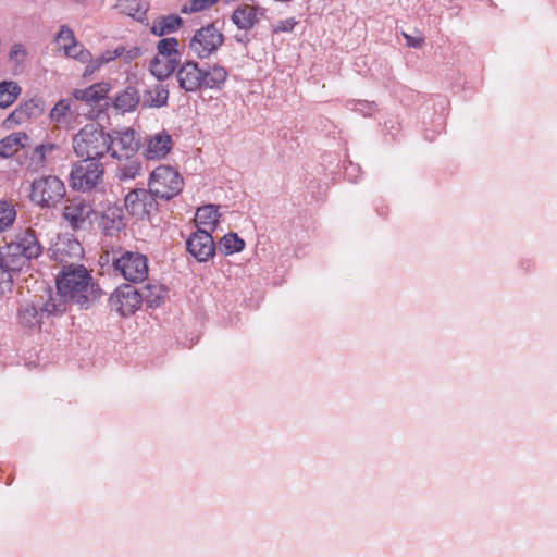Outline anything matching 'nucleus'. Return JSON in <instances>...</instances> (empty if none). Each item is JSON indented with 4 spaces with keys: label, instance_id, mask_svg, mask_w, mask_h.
Returning a JSON list of instances; mask_svg holds the SVG:
<instances>
[{
    "label": "nucleus",
    "instance_id": "obj_1",
    "mask_svg": "<svg viewBox=\"0 0 557 557\" xmlns=\"http://www.w3.org/2000/svg\"><path fill=\"white\" fill-rule=\"evenodd\" d=\"M101 289L83 264H65L57 276V294L66 305L67 301L87 309L101 297Z\"/></svg>",
    "mask_w": 557,
    "mask_h": 557
},
{
    "label": "nucleus",
    "instance_id": "obj_2",
    "mask_svg": "<svg viewBox=\"0 0 557 557\" xmlns=\"http://www.w3.org/2000/svg\"><path fill=\"white\" fill-rule=\"evenodd\" d=\"M66 311L64 300L53 297L51 290L23 301L17 310V322L23 329L39 330L46 318Z\"/></svg>",
    "mask_w": 557,
    "mask_h": 557
},
{
    "label": "nucleus",
    "instance_id": "obj_3",
    "mask_svg": "<svg viewBox=\"0 0 557 557\" xmlns=\"http://www.w3.org/2000/svg\"><path fill=\"white\" fill-rule=\"evenodd\" d=\"M112 135L99 124H87L73 137L75 153L85 160L99 161L110 151Z\"/></svg>",
    "mask_w": 557,
    "mask_h": 557
},
{
    "label": "nucleus",
    "instance_id": "obj_4",
    "mask_svg": "<svg viewBox=\"0 0 557 557\" xmlns=\"http://www.w3.org/2000/svg\"><path fill=\"white\" fill-rule=\"evenodd\" d=\"M148 187L156 198L170 200L181 193L183 178L174 168L160 165L150 174Z\"/></svg>",
    "mask_w": 557,
    "mask_h": 557
},
{
    "label": "nucleus",
    "instance_id": "obj_5",
    "mask_svg": "<svg viewBox=\"0 0 557 557\" xmlns=\"http://www.w3.org/2000/svg\"><path fill=\"white\" fill-rule=\"evenodd\" d=\"M64 195V183L58 176H42L32 184L30 199L40 207H54L63 199Z\"/></svg>",
    "mask_w": 557,
    "mask_h": 557
},
{
    "label": "nucleus",
    "instance_id": "obj_6",
    "mask_svg": "<svg viewBox=\"0 0 557 557\" xmlns=\"http://www.w3.org/2000/svg\"><path fill=\"white\" fill-rule=\"evenodd\" d=\"M103 165L95 160H81L75 163L70 174L71 186L76 190L87 191L102 182Z\"/></svg>",
    "mask_w": 557,
    "mask_h": 557
},
{
    "label": "nucleus",
    "instance_id": "obj_7",
    "mask_svg": "<svg viewBox=\"0 0 557 557\" xmlns=\"http://www.w3.org/2000/svg\"><path fill=\"white\" fill-rule=\"evenodd\" d=\"M224 41V36L214 24L196 30L189 42L190 50L200 59L209 58Z\"/></svg>",
    "mask_w": 557,
    "mask_h": 557
},
{
    "label": "nucleus",
    "instance_id": "obj_8",
    "mask_svg": "<svg viewBox=\"0 0 557 557\" xmlns=\"http://www.w3.org/2000/svg\"><path fill=\"white\" fill-rule=\"evenodd\" d=\"M117 270L126 281L143 282L148 275V260L139 252L125 251L114 261Z\"/></svg>",
    "mask_w": 557,
    "mask_h": 557
},
{
    "label": "nucleus",
    "instance_id": "obj_9",
    "mask_svg": "<svg viewBox=\"0 0 557 557\" xmlns=\"http://www.w3.org/2000/svg\"><path fill=\"white\" fill-rule=\"evenodd\" d=\"M95 210L89 201L76 197L67 200L63 216L74 230H86L92 224Z\"/></svg>",
    "mask_w": 557,
    "mask_h": 557
},
{
    "label": "nucleus",
    "instance_id": "obj_10",
    "mask_svg": "<svg viewBox=\"0 0 557 557\" xmlns=\"http://www.w3.org/2000/svg\"><path fill=\"white\" fill-rule=\"evenodd\" d=\"M188 252L199 262H206L215 253V244L209 230L198 228L186 242Z\"/></svg>",
    "mask_w": 557,
    "mask_h": 557
},
{
    "label": "nucleus",
    "instance_id": "obj_11",
    "mask_svg": "<svg viewBox=\"0 0 557 557\" xmlns=\"http://www.w3.org/2000/svg\"><path fill=\"white\" fill-rule=\"evenodd\" d=\"M112 307L123 317L133 314L141 304V295L132 285H123L111 295Z\"/></svg>",
    "mask_w": 557,
    "mask_h": 557
},
{
    "label": "nucleus",
    "instance_id": "obj_12",
    "mask_svg": "<svg viewBox=\"0 0 557 557\" xmlns=\"http://www.w3.org/2000/svg\"><path fill=\"white\" fill-rule=\"evenodd\" d=\"M9 246L10 251L21 255L28 261L38 258L42 253V246L33 230H25L18 233L15 240Z\"/></svg>",
    "mask_w": 557,
    "mask_h": 557
},
{
    "label": "nucleus",
    "instance_id": "obj_13",
    "mask_svg": "<svg viewBox=\"0 0 557 557\" xmlns=\"http://www.w3.org/2000/svg\"><path fill=\"white\" fill-rule=\"evenodd\" d=\"M178 86L187 92L203 88V70L197 62L187 61L176 72Z\"/></svg>",
    "mask_w": 557,
    "mask_h": 557
},
{
    "label": "nucleus",
    "instance_id": "obj_14",
    "mask_svg": "<svg viewBox=\"0 0 557 557\" xmlns=\"http://www.w3.org/2000/svg\"><path fill=\"white\" fill-rule=\"evenodd\" d=\"M172 148L171 135L162 131L146 137L143 154L147 160H159L164 158Z\"/></svg>",
    "mask_w": 557,
    "mask_h": 557
},
{
    "label": "nucleus",
    "instance_id": "obj_15",
    "mask_svg": "<svg viewBox=\"0 0 557 557\" xmlns=\"http://www.w3.org/2000/svg\"><path fill=\"white\" fill-rule=\"evenodd\" d=\"M153 198L149 189H133L125 197V208L132 215L144 219L153 208Z\"/></svg>",
    "mask_w": 557,
    "mask_h": 557
},
{
    "label": "nucleus",
    "instance_id": "obj_16",
    "mask_svg": "<svg viewBox=\"0 0 557 557\" xmlns=\"http://www.w3.org/2000/svg\"><path fill=\"white\" fill-rule=\"evenodd\" d=\"M138 147L139 143L135 131L127 129L116 133L114 137L112 136V145L109 152L114 159L134 157L138 151Z\"/></svg>",
    "mask_w": 557,
    "mask_h": 557
},
{
    "label": "nucleus",
    "instance_id": "obj_17",
    "mask_svg": "<svg viewBox=\"0 0 557 557\" xmlns=\"http://www.w3.org/2000/svg\"><path fill=\"white\" fill-rule=\"evenodd\" d=\"M83 256L81 243L74 238H63L58 240L52 248V257L61 264H77Z\"/></svg>",
    "mask_w": 557,
    "mask_h": 557
},
{
    "label": "nucleus",
    "instance_id": "obj_18",
    "mask_svg": "<svg viewBox=\"0 0 557 557\" xmlns=\"http://www.w3.org/2000/svg\"><path fill=\"white\" fill-rule=\"evenodd\" d=\"M45 111L44 101L40 99H29L21 103L4 121L8 127L20 125L30 119L40 116Z\"/></svg>",
    "mask_w": 557,
    "mask_h": 557
},
{
    "label": "nucleus",
    "instance_id": "obj_19",
    "mask_svg": "<svg viewBox=\"0 0 557 557\" xmlns=\"http://www.w3.org/2000/svg\"><path fill=\"white\" fill-rule=\"evenodd\" d=\"M125 226L123 208L108 205L101 212L99 227L107 235H113Z\"/></svg>",
    "mask_w": 557,
    "mask_h": 557
},
{
    "label": "nucleus",
    "instance_id": "obj_20",
    "mask_svg": "<svg viewBox=\"0 0 557 557\" xmlns=\"http://www.w3.org/2000/svg\"><path fill=\"white\" fill-rule=\"evenodd\" d=\"M262 16V9L249 4H242L234 10L231 20L238 29L247 32L253 28Z\"/></svg>",
    "mask_w": 557,
    "mask_h": 557
},
{
    "label": "nucleus",
    "instance_id": "obj_21",
    "mask_svg": "<svg viewBox=\"0 0 557 557\" xmlns=\"http://www.w3.org/2000/svg\"><path fill=\"white\" fill-rule=\"evenodd\" d=\"M73 103L72 99L58 101L49 113L50 121L58 127H70L77 115L75 109H73Z\"/></svg>",
    "mask_w": 557,
    "mask_h": 557
},
{
    "label": "nucleus",
    "instance_id": "obj_22",
    "mask_svg": "<svg viewBox=\"0 0 557 557\" xmlns=\"http://www.w3.org/2000/svg\"><path fill=\"white\" fill-rule=\"evenodd\" d=\"M119 161L115 177L121 182L135 180L143 172L141 161L137 156L116 159Z\"/></svg>",
    "mask_w": 557,
    "mask_h": 557
},
{
    "label": "nucleus",
    "instance_id": "obj_23",
    "mask_svg": "<svg viewBox=\"0 0 557 557\" xmlns=\"http://www.w3.org/2000/svg\"><path fill=\"white\" fill-rule=\"evenodd\" d=\"M219 219V206L215 205L199 207L195 214L196 226L201 230H209L210 234L216 228Z\"/></svg>",
    "mask_w": 557,
    "mask_h": 557
},
{
    "label": "nucleus",
    "instance_id": "obj_24",
    "mask_svg": "<svg viewBox=\"0 0 557 557\" xmlns=\"http://www.w3.org/2000/svg\"><path fill=\"white\" fill-rule=\"evenodd\" d=\"M0 263L3 268H5V271L11 274V280L13 283L18 278L22 270L29 267L28 260L26 258L10 251V246L7 247L5 252H1Z\"/></svg>",
    "mask_w": 557,
    "mask_h": 557
},
{
    "label": "nucleus",
    "instance_id": "obj_25",
    "mask_svg": "<svg viewBox=\"0 0 557 557\" xmlns=\"http://www.w3.org/2000/svg\"><path fill=\"white\" fill-rule=\"evenodd\" d=\"M110 90L108 83H97L85 89H75L72 92L74 100L98 102L104 99Z\"/></svg>",
    "mask_w": 557,
    "mask_h": 557
},
{
    "label": "nucleus",
    "instance_id": "obj_26",
    "mask_svg": "<svg viewBox=\"0 0 557 557\" xmlns=\"http://www.w3.org/2000/svg\"><path fill=\"white\" fill-rule=\"evenodd\" d=\"M180 59L157 54L150 62V72L159 81L168 78L177 67Z\"/></svg>",
    "mask_w": 557,
    "mask_h": 557
},
{
    "label": "nucleus",
    "instance_id": "obj_27",
    "mask_svg": "<svg viewBox=\"0 0 557 557\" xmlns=\"http://www.w3.org/2000/svg\"><path fill=\"white\" fill-rule=\"evenodd\" d=\"M139 102V91L135 87L128 86L115 97L114 108L125 113L135 110Z\"/></svg>",
    "mask_w": 557,
    "mask_h": 557
},
{
    "label": "nucleus",
    "instance_id": "obj_28",
    "mask_svg": "<svg viewBox=\"0 0 557 557\" xmlns=\"http://www.w3.org/2000/svg\"><path fill=\"white\" fill-rule=\"evenodd\" d=\"M227 76L228 73L222 65H210L207 70H203V88L221 89Z\"/></svg>",
    "mask_w": 557,
    "mask_h": 557
},
{
    "label": "nucleus",
    "instance_id": "obj_29",
    "mask_svg": "<svg viewBox=\"0 0 557 557\" xmlns=\"http://www.w3.org/2000/svg\"><path fill=\"white\" fill-rule=\"evenodd\" d=\"M169 90L161 84H156L145 91L143 106L149 108H161L168 103Z\"/></svg>",
    "mask_w": 557,
    "mask_h": 557
},
{
    "label": "nucleus",
    "instance_id": "obj_30",
    "mask_svg": "<svg viewBox=\"0 0 557 557\" xmlns=\"http://www.w3.org/2000/svg\"><path fill=\"white\" fill-rule=\"evenodd\" d=\"M27 139L25 133H13L0 140V158H10L22 147L23 140Z\"/></svg>",
    "mask_w": 557,
    "mask_h": 557
},
{
    "label": "nucleus",
    "instance_id": "obj_31",
    "mask_svg": "<svg viewBox=\"0 0 557 557\" xmlns=\"http://www.w3.org/2000/svg\"><path fill=\"white\" fill-rule=\"evenodd\" d=\"M141 295V302L145 301L151 308L159 307L166 297V289L159 284H147Z\"/></svg>",
    "mask_w": 557,
    "mask_h": 557
},
{
    "label": "nucleus",
    "instance_id": "obj_32",
    "mask_svg": "<svg viewBox=\"0 0 557 557\" xmlns=\"http://www.w3.org/2000/svg\"><path fill=\"white\" fill-rule=\"evenodd\" d=\"M182 25V18L177 15H168L153 22L151 33L156 36H164L173 33Z\"/></svg>",
    "mask_w": 557,
    "mask_h": 557
},
{
    "label": "nucleus",
    "instance_id": "obj_33",
    "mask_svg": "<svg viewBox=\"0 0 557 557\" xmlns=\"http://www.w3.org/2000/svg\"><path fill=\"white\" fill-rule=\"evenodd\" d=\"M21 94V87L16 82L3 81L0 83V107H10Z\"/></svg>",
    "mask_w": 557,
    "mask_h": 557
},
{
    "label": "nucleus",
    "instance_id": "obj_34",
    "mask_svg": "<svg viewBox=\"0 0 557 557\" xmlns=\"http://www.w3.org/2000/svg\"><path fill=\"white\" fill-rule=\"evenodd\" d=\"M58 149V146L52 143L41 144L35 148L33 154L30 157V163L34 165L35 170H40L46 166L47 159L52 154L54 150Z\"/></svg>",
    "mask_w": 557,
    "mask_h": 557
},
{
    "label": "nucleus",
    "instance_id": "obj_35",
    "mask_svg": "<svg viewBox=\"0 0 557 557\" xmlns=\"http://www.w3.org/2000/svg\"><path fill=\"white\" fill-rule=\"evenodd\" d=\"M245 242L235 233H230L223 236L219 243V249L224 255H232L239 252L244 249Z\"/></svg>",
    "mask_w": 557,
    "mask_h": 557
},
{
    "label": "nucleus",
    "instance_id": "obj_36",
    "mask_svg": "<svg viewBox=\"0 0 557 557\" xmlns=\"http://www.w3.org/2000/svg\"><path fill=\"white\" fill-rule=\"evenodd\" d=\"M15 218L16 211L14 206L7 200H0V233L11 227Z\"/></svg>",
    "mask_w": 557,
    "mask_h": 557
},
{
    "label": "nucleus",
    "instance_id": "obj_37",
    "mask_svg": "<svg viewBox=\"0 0 557 557\" xmlns=\"http://www.w3.org/2000/svg\"><path fill=\"white\" fill-rule=\"evenodd\" d=\"M178 41L174 37H168L161 39L157 45L158 54L162 57H168L171 59H180V53L177 50Z\"/></svg>",
    "mask_w": 557,
    "mask_h": 557
},
{
    "label": "nucleus",
    "instance_id": "obj_38",
    "mask_svg": "<svg viewBox=\"0 0 557 557\" xmlns=\"http://www.w3.org/2000/svg\"><path fill=\"white\" fill-rule=\"evenodd\" d=\"M77 42L73 30L66 26L62 25L59 29V33L55 37V44L59 50L65 51V47H70L71 45Z\"/></svg>",
    "mask_w": 557,
    "mask_h": 557
},
{
    "label": "nucleus",
    "instance_id": "obj_39",
    "mask_svg": "<svg viewBox=\"0 0 557 557\" xmlns=\"http://www.w3.org/2000/svg\"><path fill=\"white\" fill-rule=\"evenodd\" d=\"M64 54L69 58L76 59L82 63L88 62L91 60V53L84 48L78 41L71 45L70 47H65Z\"/></svg>",
    "mask_w": 557,
    "mask_h": 557
},
{
    "label": "nucleus",
    "instance_id": "obj_40",
    "mask_svg": "<svg viewBox=\"0 0 557 557\" xmlns=\"http://www.w3.org/2000/svg\"><path fill=\"white\" fill-rule=\"evenodd\" d=\"M219 0H190L188 4H185L182 9L183 13H196L207 10L214 5Z\"/></svg>",
    "mask_w": 557,
    "mask_h": 557
},
{
    "label": "nucleus",
    "instance_id": "obj_41",
    "mask_svg": "<svg viewBox=\"0 0 557 557\" xmlns=\"http://www.w3.org/2000/svg\"><path fill=\"white\" fill-rule=\"evenodd\" d=\"M26 54V48L22 44H14L10 49L9 59L15 63H22Z\"/></svg>",
    "mask_w": 557,
    "mask_h": 557
},
{
    "label": "nucleus",
    "instance_id": "obj_42",
    "mask_svg": "<svg viewBox=\"0 0 557 557\" xmlns=\"http://www.w3.org/2000/svg\"><path fill=\"white\" fill-rule=\"evenodd\" d=\"M13 286V282L11 280V274L5 271V268L0 263V294L3 295L11 290Z\"/></svg>",
    "mask_w": 557,
    "mask_h": 557
},
{
    "label": "nucleus",
    "instance_id": "obj_43",
    "mask_svg": "<svg viewBox=\"0 0 557 557\" xmlns=\"http://www.w3.org/2000/svg\"><path fill=\"white\" fill-rule=\"evenodd\" d=\"M125 49L123 47H117L113 51H106L99 58L100 62L109 63L110 61L115 60L124 53Z\"/></svg>",
    "mask_w": 557,
    "mask_h": 557
},
{
    "label": "nucleus",
    "instance_id": "obj_44",
    "mask_svg": "<svg viewBox=\"0 0 557 557\" xmlns=\"http://www.w3.org/2000/svg\"><path fill=\"white\" fill-rule=\"evenodd\" d=\"M87 65H86V69L84 71V76H89L91 74H94L96 71H98L103 64H106L104 62H100V58H97L96 60H94L91 58L90 61L88 62H85Z\"/></svg>",
    "mask_w": 557,
    "mask_h": 557
},
{
    "label": "nucleus",
    "instance_id": "obj_45",
    "mask_svg": "<svg viewBox=\"0 0 557 557\" xmlns=\"http://www.w3.org/2000/svg\"><path fill=\"white\" fill-rule=\"evenodd\" d=\"M404 37L407 41V45L412 48H420L424 42L423 37H413L406 33H404Z\"/></svg>",
    "mask_w": 557,
    "mask_h": 557
},
{
    "label": "nucleus",
    "instance_id": "obj_46",
    "mask_svg": "<svg viewBox=\"0 0 557 557\" xmlns=\"http://www.w3.org/2000/svg\"><path fill=\"white\" fill-rule=\"evenodd\" d=\"M235 38H236V41L240 42V44L249 42V38H248V36L246 34L240 35V36H236Z\"/></svg>",
    "mask_w": 557,
    "mask_h": 557
},
{
    "label": "nucleus",
    "instance_id": "obj_47",
    "mask_svg": "<svg viewBox=\"0 0 557 557\" xmlns=\"http://www.w3.org/2000/svg\"><path fill=\"white\" fill-rule=\"evenodd\" d=\"M127 53H128L127 58H128V59H132V58L137 57L138 51H137V50H135V51H128Z\"/></svg>",
    "mask_w": 557,
    "mask_h": 557
},
{
    "label": "nucleus",
    "instance_id": "obj_48",
    "mask_svg": "<svg viewBox=\"0 0 557 557\" xmlns=\"http://www.w3.org/2000/svg\"><path fill=\"white\" fill-rule=\"evenodd\" d=\"M129 3H131L129 8H131L132 10L134 9V5H136V7H138V5H139V4H138V2H137V0H132V1H129Z\"/></svg>",
    "mask_w": 557,
    "mask_h": 557
},
{
    "label": "nucleus",
    "instance_id": "obj_49",
    "mask_svg": "<svg viewBox=\"0 0 557 557\" xmlns=\"http://www.w3.org/2000/svg\"><path fill=\"white\" fill-rule=\"evenodd\" d=\"M277 30H287V27H285V25H282V27H278Z\"/></svg>",
    "mask_w": 557,
    "mask_h": 557
},
{
    "label": "nucleus",
    "instance_id": "obj_50",
    "mask_svg": "<svg viewBox=\"0 0 557 557\" xmlns=\"http://www.w3.org/2000/svg\"><path fill=\"white\" fill-rule=\"evenodd\" d=\"M277 30H287V27H285V25H282V27H278Z\"/></svg>",
    "mask_w": 557,
    "mask_h": 557
}]
</instances>
